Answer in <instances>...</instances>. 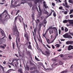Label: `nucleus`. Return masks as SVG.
<instances>
[{
    "label": "nucleus",
    "instance_id": "20e7f679",
    "mask_svg": "<svg viewBox=\"0 0 73 73\" xmlns=\"http://www.w3.org/2000/svg\"><path fill=\"white\" fill-rule=\"evenodd\" d=\"M38 8H39V9L40 12L38 11V9L37 8V11L38 12L39 15H42V11H41V9H40V6H38Z\"/></svg>",
    "mask_w": 73,
    "mask_h": 73
},
{
    "label": "nucleus",
    "instance_id": "a19ab883",
    "mask_svg": "<svg viewBox=\"0 0 73 73\" xmlns=\"http://www.w3.org/2000/svg\"><path fill=\"white\" fill-rule=\"evenodd\" d=\"M42 53L43 54H44V55H45V56H47V58H48V56L47 54H44V53L42 52Z\"/></svg>",
    "mask_w": 73,
    "mask_h": 73
},
{
    "label": "nucleus",
    "instance_id": "f704fd0d",
    "mask_svg": "<svg viewBox=\"0 0 73 73\" xmlns=\"http://www.w3.org/2000/svg\"><path fill=\"white\" fill-rule=\"evenodd\" d=\"M20 12V10H18L17 11L16 14H15V15H17V14L19 13Z\"/></svg>",
    "mask_w": 73,
    "mask_h": 73
},
{
    "label": "nucleus",
    "instance_id": "5fc2aeb1",
    "mask_svg": "<svg viewBox=\"0 0 73 73\" xmlns=\"http://www.w3.org/2000/svg\"><path fill=\"white\" fill-rule=\"evenodd\" d=\"M52 49H54V48H55V47H54V46L53 45H52Z\"/></svg>",
    "mask_w": 73,
    "mask_h": 73
},
{
    "label": "nucleus",
    "instance_id": "4c0bfd02",
    "mask_svg": "<svg viewBox=\"0 0 73 73\" xmlns=\"http://www.w3.org/2000/svg\"><path fill=\"white\" fill-rule=\"evenodd\" d=\"M0 48H3V49H5V47L3 45L0 46Z\"/></svg>",
    "mask_w": 73,
    "mask_h": 73
},
{
    "label": "nucleus",
    "instance_id": "423d86ee",
    "mask_svg": "<svg viewBox=\"0 0 73 73\" xmlns=\"http://www.w3.org/2000/svg\"><path fill=\"white\" fill-rule=\"evenodd\" d=\"M35 4H36L37 3H39L40 2V3H42V1H44L45 0H35Z\"/></svg>",
    "mask_w": 73,
    "mask_h": 73
},
{
    "label": "nucleus",
    "instance_id": "f257e3e1",
    "mask_svg": "<svg viewBox=\"0 0 73 73\" xmlns=\"http://www.w3.org/2000/svg\"><path fill=\"white\" fill-rule=\"evenodd\" d=\"M25 32L24 34V36L26 38V39L28 41H29V36L28 35V34L27 33V31H25Z\"/></svg>",
    "mask_w": 73,
    "mask_h": 73
},
{
    "label": "nucleus",
    "instance_id": "ea45409f",
    "mask_svg": "<svg viewBox=\"0 0 73 73\" xmlns=\"http://www.w3.org/2000/svg\"><path fill=\"white\" fill-rule=\"evenodd\" d=\"M16 31H17L16 33L18 35V36L19 35V31H18V30L17 29Z\"/></svg>",
    "mask_w": 73,
    "mask_h": 73
},
{
    "label": "nucleus",
    "instance_id": "39448f33",
    "mask_svg": "<svg viewBox=\"0 0 73 73\" xmlns=\"http://www.w3.org/2000/svg\"><path fill=\"white\" fill-rule=\"evenodd\" d=\"M67 49L68 50H71L72 49H73V46L71 45H69Z\"/></svg>",
    "mask_w": 73,
    "mask_h": 73
},
{
    "label": "nucleus",
    "instance_id": "473e14b6",
    "mask_svg": "<svg viewBox=\"0 0 73 73\" xmlns=\"http://www.w3.org/2000/svg\"><path fill=\"white\" fill-rule=\"evenodd\" d=\"M31 17L32 19H33V20H34L35 15L34 14H32L31 15Z\"/></svg>",
    "mask_w": 73,
    "mask_h": 73
},
{
    "label": "nucleus",
    "instance_id": "49530a36",
    "mask_svg": "<svg viewBox=\"0 0 73 73\" xmlns=\"http://www.w3.org/2000/svg\"><path fill=\"white\" fill-rule=\"evenodd\" d=\"M59 65H62V62H61V61H60L59 62Z\"/></svg>",
    "mask_w": 73,
    "mask_h": 73
},
{
    "label": "nucleus",
    "instance_id": "cd10ccee",
    "mask_svg": "<svg viewBox=\"0 0 73 73\" xmlns=\"http://www.w3.org/2000/svg\"><path fill=\"white\" fill-rule=\"evenodd\" d=\"M55 46H56V48H58V47H60V45L59 44H55Z\"/></svg>",
    "mask_w": 73,
    "mask_h": 73
},
{
    "label": "nucleus",
    "instance_id": "c85d7f7f",
    "mask_svg": "<svg viewBox=\"0 0 73 73\" xmlns=\"http://www.w3.org/2000/svg\"><path fill=\"white\" fill-rule=\"evenodd\" d=\"M28 5H29V7L31 8V7H32V3H28Z\"/></svg>",
    "mask_w": 73,
    "mask_h": 73
},
{
    "label": "nucleus",
    "instance_id": "a878e982",
    "mask_svg": "<svg viewBox=\"0 0 73 73\" xmlns=\"http://www.w3.org/2000/svg\"><path fill=\"white\" fill-rule=\"evenodd\" d=\"M35 59L36 60V61H40V60L38 59V58H37L36 56H35Z\"/></svg>",
    "mask_w": 73,
    "mask_h": 73
},
{
    "label": "nucleus",
    "instance_id": "bf43d9fd",
    "mask_svg": "<svg viewBox=\"0 0 73 73\" xmlns=\"http://www.w3.org/2000/svg\"><path fill=\"white\" fill-rule=\"evenodd\" d=\"M17 16L16 17H15V21H16V20H17Z\"/></svg>",
    "mask_w": 73,
    "mask_h": 73
},
{
    "label": "nucleus",
    "instance_id": "69168bd1",
    "mask_svg": "<svg viewBox=\"0 0 73 73\" xmlns=\"http://www.w3.org/2000/svg\"><path fill=\"white\" fill-rule=\"evenodd\" d=\"M45 14H47V13H48V12L47 11H46V12H44Z\"/></svg>",
    "mask_w": 73,
    "mask_h": 73
},
{
    "label": "nucleus",
    "instance_id": "4d7b16f0",
    "mask_svg": "<svg viewBox=\"0 0 73 73\" xmlns=\"http://www.w3.org/2000/svg\"><path fill=\"white\" fill-rule=\"evenodd\" d=\"M27 53L28 54H30L31 53V52H30V51H28L27 52Z\"/></svg>",
    "mask_w": 73,
    "mask_h": 73
},
{
    "label": "nucleus",
    "instance_id": "f8f14e48",
    "mask_svg": "<svg viewBox=\"0 0 73 73\" xmlns=\"http://www.w3.org/2000/svg\"><path fill=\"white\" fill-rule=\"evenodd\" d=\"M68 23L70 24H73V20H68Z\"/></svg>",
    "mask_w": 73,
    "mask_h": 73
},
{
    "label": "nucleus",
    "instance_id": "e433bc0d",
    "mask_svg": "<svg viewBox=\"0 0 73 73\" xmlns=\"http://www.w3.org/2000/svg\"><path fill=\"white\" fill-rule=\"evenodd\" d=\"M53 15L54 16V17H56V13H55V12H54Z\"/></svg>",
    "mask_w": 73,
    "mask_h": 73
},
{
    "label": "nucleus",
    "instance_id": "c9c22d12",
    "mask_svg": "<svg viewBox=\"0 0 73 73\" xmlns=\"http://www.w3.org/2000/svg\"><path fill=\"white\" fill-rule=\"evenodd\" d=\"M42 24H40L39 25V30H40L41 29V25Z\"/></svg>",
    "mask_w": 73,
    "mask_h": 73
},
{
    "label": "nucleus",
    "instance_id": "8fccbe9b",
    "mask_svg": "<svg viewBox=\"0 0 73 73\" xmlns=\"http://www.w3.org/2000/svg\"><path fill=\"white\" fill-rule=\"evenodd\" d=\"M26 68L27 69V70H28V71H29V66H27Z\"/></svg>",
    "mask_w": 73,
    "mask_h": 73
},
{
    "label": "nucleus",
    "instance_id": "bb28decb",
    "mask_svg": "<svg viewBox=\"0 0 73 73\" xmlns=\"http://www.w3.org/2000/svg\"><path fill=\"white\" fill-rule=\"evenodd\" d=\"M15 42L13 43V49L14 50L15 49Z\"/></svg>",
    "mask_w": 73,
    "mask_h": 73
},
{
    "label": "nucleus",
    "instance_id": "7c9ffc66",
    "mask_svg": "<svg viewBox=\"0 0 73 73\" xmlns=\"http://www.w3.org/2000/svg\"><path fill=\"white\" fill-rule=\"evenodd\" d=\"M49 28L50 29H56V27H49Z\"/></svg>",
    "mask_w": 73,
    "mask_h": 73
},
{
    "label": "nucleus",
    "instance_id": "37998d69",
    "mask_svg": "<svg viewBox=\"0 0 73 73\" xmlns=\"http://www.w3.org/2000/svg\"><path fill=\"white\" fill-rule=\"evenodd\" d=\"M18 37H19V36H18L17 37L16 39V43L17 44V45H19V44H18V42H17V39Z\"/></svg>",
    "mask_w": 73,
    "mask_h": 73
},
{
    "label": "nucleus",
    "instance_id": "de8ad7c7",
    "mask_svg": "<svg viewBox=\"0 0 73 73\" xmlns=\"http://www.w3.org/2000/svg\"><path fill=\"white\" fill-rule=\"evenodd\" d=\"M45 34H43L42 36L43 37H44L45 38H46V40H47V39L46 38V36H45Z\"/></svg>",
    "mask_w": 73,
    "mask_h": 73
},
{
    "label": "nucleus",
    "instance_id": "412c9836",
    "mask_svg": "<svg viewBox=\"0 0 73 73\" xmlns=\"http://www.w3.org/2000/svg\"><path fill=\"white\" fill-rule=\"evenodd\" d=\"M70 12L69 13V15H70V14H72V13H73V9L70 10Z\"/></svg>",
    "mask_w": 73,
    "mask_h": 73
},
{
    "label": "nucleus",
    "instance_id": "603ef678",
    "mask_svg": "<svg viewBox=\"0 0 73 73\" xmlns=\"http://www.w3.org/2000/svg\"><path fill=\"white\" fill-rule=\"evenodd\" d=\"M0 67H1V68H2V70H4V67H3V66H2L0 65Z\"/></svg>",
    "mask_w": 73,
    "mask_h": 73
},
{
    "label": "nucleus",
    "instance_id": "f03ea898",
    "mask_svg": "<svg viewBox=\"0 0 73 73\" xmlns=\"http://www.w3.org/2000/svg\"><path fill=\"white\" fill-rule=\"evenodd\" d=\"M63 36L64 38H72V37L70 35H68V33L64 34L63 35Z\"/></svg>",
    "mask_w": 73,
    "mask_h": 73
},
{
    "label": "nucleus",
    "instance_id": "0eeeda50",
    "mask_svg": "<svg viewBox=\"0 0 73 73\" xmlns=\"http://www.w3.org/2000/svg\"><path fill=\"white\" fill-rule=\"evenodd\" d=\"M73 42L72 41H68L66 42V44L67 45H69V44H73Z\"/></svg>",
    "mask_w": 73,
    "mask_h": 73
},
{
    "label": "nucleus",
    "instance_id": "4be33fe9",
    "mask_svg": "<svg viewBox=\"0 0 73 73\" xmlns=\"http://www.w3.org/2000/svg\"><path fill=\"white\" fill-rule=\"evenodd\" d=\"M63 23H67L68 22V20H65L63 21Z\"/></svg>",
    "mask_w": 73,
    "mask_h": 73
},
{
    "label": "nucleus",
    "instance_id": "13d9d810",
    "mask_svg": "<svg viewBox=\"0 0 73 73\" xmlns=\"http://www.w3.org/2000/svg\"><path fill=\"white\" fill-rule=\"evenodd\" d=\"M55 39H56V38H54V40L52 41L51 42H50V43H52V42H54V40H55Z\"/></svg>",
    "mask_w": 73,
    "mask_h": 73
},
{
    "label": "nucleus",
    "instance_id": "864d4df0",
    "mask_svg": "<svg viewBox=\"0 0 73 73\" xmlns=\"http://www.w3.org/2000/svg\"><path fill=\"white\" fill-rule=\"evenodd\" d=\"M70 18H72V17H73V15L72 14H71L70 15Z\"/></svg>",
    "mask_w": 73,
    "mask_h": 73
},
{
    "label": "nucleus",
    "instance_id": "c03bdc74",
    "mask_svg": "<svg viewBox=\"0 0 73 73\" xmlns=\"http://www.w3.org/2000/svg\"><path fill=\"white\" fill-rule=\"evenodd\" d=\"M62 8H63V7L62 6H60L59 7V9H60V10H62Z\"/></svg>",
    "mask_w": 73,
    "mask_h": 73
},
{
    "label": "nucleus",
    "instance_id": "4468645a",
    "mask_svg": "<svg viewBox=\"0 0 73 73\" xmlns=\"http://www.w3.org/2000/svg\"><path fill=\"white\" fill-rule=\"evenodd\" d=\"M34 40L35 41V42L36 43V46L37 47H38V43L37 42V41H36V39L35 38V37H34Z\"/></svg>",
    "mask_w": 73,
    "mask_h": 73
},
{
    "label": "nucleus",
    "instance_id": "774afa93",
    "mask_svg": "<svg viewBox=\"0 0 73 73\" xmlns=\"http://www.w3.org/2000/svg\"><path fill=\"white\" fill-rule=\"evenodd\" d=\"M15 59H14L13 60H12V62H11L12 63H13V62H14L15 61Z\"/></svg>",
    "mask_w": 73,
    "mask_h": 73
},
{
    "label": "nucleus",
    "instance_id": "680f3d73",
    "mask_svg": "<svg viewBox=\"0 0 73 73\" xmlns=\"http://www.w3.org/2000/svg\"><path fill=\"white\" fill-rule=\"evenodd\" d=\"M69 34H70V35H71V36H73V34L72 33H71L70 32H69Z\"/></svg>",
    "mask_w": 73,
    "mask_h": 73
},
{
    "label": "nucleus",
    "instance_id": "9b49d317",
    "mask_svg": "<svg viewBox=\"0 0 73 73\" xmlns=\"http://www.w3.org/2000/svg\"><path fill=\"white\" fill-rule=\"evenodd\" d=\"M17 17L18 18V19L19 20H20V19H21V17L22 19V21L23 22L24 21V19L23 18V17H22L21 16H20V15H18L17 16Z\"/></svg>",
    "mask_w": 73,
    "mask_h": 73
},
{
    "label": "nucleus",
    "instance_id": "aec40b11",
    "mask_svg": "<svg viewBox=\"0 0 73 73\" xmlns=\"http://www.w3.org/2000/svg\"><path fill=\"white\" fill-rule=\"evenodd\" d=\"M38 34H39V38L41 42L42 43V40H41V36H40V33H38Z\"/></svg>",
    "mask_w": 73,
    "mask_h": 73
},
{
    "label": "nucleus",
    "instance_id": "58836bf2",
    "mask_svg": "<svg viewBox=\"0 0 73 73\" xmlns=\"http://www.w3.org/2000/svg\"><path fill=\"white\" fill-rule=\"evenodd\" d=\"M43 23L45 24V25H46V24L47 23V21H45V20H44V21H43Z\"/></svg>",
    "mask_w": 73,
    "mask_h": 73
},
{
    "label": "nucleus",
    "instance_id": "1a4fd4ad",
    "mask_svg": "<svg viewBox=\"0 0 73 73\" xmlns=\"http://www.w3.org/2000/svg\"><path fill=\"white\" fill-rule=\"evenodd\" d=\"M45 53L47 54V56H48V57H49V56H50V52H49V50H48V51L46 50L45 51Z\"/></svg>",
    "mask_w": 73,
    "mask_h": 73
},
{
    "label": "nucleus",
    "instance_id": "2eb2a0df",
    "mask_svg": "<svg viewBox=\"0 0 73 73\" xmlns=\"http://www.w3.org/2000/svg\"><path fill=\"white\" fill-rule=\"evenodd\" d=\"M17 26L16 25H15V28L13 29L14 32H16V31H17Z\"/></svg>",
    "mask_w": 73,
    "mask_h": 73
},
{
    "label": "nucleus",
    "instance_id": "72a5a7b5",
    "mask_svg": "<svg viewBox=\"0 0 73 73\" xmlns=\"http://www.w3.org/2000/svg\"><path fill=\"white\" fill-rule=\"evenodd\" d=\"M52 61H53V62H56L57 61V60L55 59H51Z\"/></svg>",
    "mask_w": 73,
    "mask_h": 73
},
{
    "label": "nucleus",
    "instance_id": "052dcab7",
    "mask_svg": "<svg viewBox=\"0 0 73 73\" xmlns=\"http://www.w3.org/2000/svg\"><path fill=\"white\" fill-rule=\"evenodd\" d=\"M61 30L62 31H64V27H61Z\"/></svg>",
    "mask_w": 73,
    "mask_h": 73
},
{
    "label": "nucleus",
    "instance_id": "6e6d98bb",
    "mask_svg": "<svg viewBox=\"0 0 73 73\" xmlns=\"http://www.w3.org/2000/svg\"><path fill=\"white\" fill-rule=\"evenodd\" d=\"M7 19H10V15H8L7 17Z\"/></svg>",
    "mask_w": 73,
    "mask_h": 73
},
{
    "label": "nucleus",
    "instance_id": "338daca9",
    "mask_svg": "<svg viewBox=\"0 0 73 73\" xmlns=\"http://www.w3.org/2000/svg\"><path fill=\"white\" fill-rule=\"evenodd\" d=\"M73 68V64H72V65L71 66L70 68H71V69H72V68Z\"/></svg>",
    "mask_w": 73,
    "mask_h": 73
},
{
    "label": "nucleus",
    "instance_id": "79ce46f5",
    "mask_svg": "<svg viewBox=\"0 0 73 73\" xmlns=\"http://www.w3.org/2000/svg\"><path fill=\"white\" fill-rule=\"evenodd\" d=\"M34 31L35 34H36V31H37V29H35Z\"/></svg>",
    "mask_w": 73,
    "mask_h": 73
},
{
    "label": "nucleus",
    "instance_id": "09e8293b",
    "mask_svg": "<svg viewBox=\"0 0 73 73\" xmlns=\"http://www.w3.org/2000/svg\"><path fill=\"white\" fill-rule=\"evenodd\" d=\"M67 13H68V12H67V11H65L64 12V15H67Z\"/></svg>",
    "mask_w": 73,
    "mask_h": 73
},
{
    "label": "nucleus",
    "instance_id": "9d476101",
    "mask_svg": "<svg viewBox=\"0 0 73 73\" xmlns=\"http://www.w3.org/2000/svg\"><path fill=\"white\" fill-rule=\"evenodd\" d=\"M43 5L44 7L45 8H48V6H46V5L45 4L46 3V2L45 1H44L43 2Z\"/></svg>",
    "mask_w": 73,
    "mask_h": 73
},
{
    "label": "nucleus",
    "instance_id": "a18cd8bd",
    "mask_svg": "<svg viewBox=\"0 0 73 73\" xmlns=\"http://www.w3.org/2000/svg\"><path fill=\"white\" fill-rule=\"evenodd\" d=\"M52 6H53V7L55 6V4L53 2L52 3Z\"/></svg>",
    "mask_w": 73,
    "mask_h": 73
},
{
    "label": "nucleus",
    "instance_id": "0e129e2a",
    "mask_svg": "<svg viewBox=\"0 0 73 73\" xmlns=\"http://www.w3.org/2000/svg\"><path fill=\"white\" fill-rule=\"evenodd\" d=\"M46 45L47 46V47H48L49 48H50V46H49V45L48 44H46Z\"/></svg>",
    "mask_w": 73,
    "mask_h": 73
},
{
    "label": "nucleus",
    "instance_id": "a211bd4d",
    "mask_svg": "<svg viewBox=\"0 0 73 73\" xmlns=\"http://www.w3.org/2000/svg\"><path fill=\"white\" fill-rule=\"evenodd\" d=\"M28 49H31V50H32V46H31V45H29L28 46Z\"/></svg>",
    "mask_w": 73,
    "mask_h": 73
},
{
    "label": "nucleus",
    "instance_id": "7ed1b4c3",
    "mask_svg": "<svg viewBox=\"0 0 73 73\" xmlns=\"http://www.w3.org/2000/svg\"><path fill=\"white\" fill-rule=\"evenodd\" d=\"M3 32L2 31H1V33L2 35V36H4L2 38V39H4V38H7V36H5V33H4V32L3 30Z\"/></svg>",
    "mask_w": 73,
    "mask_h": 73
},
{
    "label": "nucleus",
    "instance_id": "6ab92c4d",
    "mask_svg": "<svg viewBox=\"0 0 73 73\" xmlns=\"http://www.w3.org/2000/svg\"><path fill=\"white\" fill-rule=\"evenodd\" d=\"M54 64H55V63H53V64H52V66H57V65H58V63H57L56 64L54 65Z\"/></svg>",
    "mask_w": 73,
    "mask_h": 73
},
{
    "label": "nucleus",
    "instance_id": "3c124183",
    "mask_svg": "<svg viewBox=\"0 0 73 73\" xmlns=\"http://www.w3.org/2000/svg\"><path fill=\"white\" fill-rule=\"evenodd\" d=\"M35 69V67H31L30 68V70H33V69Z\"/></svg>",
    "mask_w": 73,
    "mask_h": 73
},
{
    "label": "nucleus",
    "instance_id": "ddd939ff",
    "mask_svg": "<svg viewBox=\"0 0 73 73\" xmlns=\"http://www.w3.org/2000/svg\"><path fill=\"white\" fill-rule=\"evenodd\" d=\"M23 23L24 27V29L25 30V31H26V29H25V25L26 28H27V25L26 24L25 25L24 23Z\"/></svg>",
    "mask_w": 73,
    "mask_h": 73
},
{
    "label": "nucleus",
    "instance_id": "b1692460",
    "mask_svg": "<svg viewBox=\"0 0 73 73\" xmlns=\"http://www.w3.org/2000/svg\"><path fill=\"white\" fill-rule=\"evenodd\" d=\"M68 2L70 3H71L72 4H73V0H69Z\"/></svg>",
    "mask_w": 73,
    "mask_h": 73
},
{
    "label": "nucleus",
    "instance_id": "393cba45",
    "mask_svg": "<svg viewBox=\"0 0 73 73\" xmlns=\"http://www.w3.org/2000/svg\"><path fill=\"white\" fill-rule=\"evenodd\" d=\"M49 33L50 34H51V33H52L53 34V30H51H51H50L49 31Z\"/></svg>",
    "mask_w": 73,
    "mask_h": 73
},
{
    "label": "nucleus",
    "instance_id": "6e6552de",
    "mask_svg": "<svg viewBox=\"0 0 73 73\" xmlns=\"http://www.w3.org/2000/svg\"><path fill=\"white\" fill-rule=\"evenodd\" d=\"M64 2L66 5L65 6V8H69V6L68 5V3H67V2H66V0H65Z\"/></svg>",
    "mask_w": 73,
    "mask_h": 73
},
{
    "label": "nucleus",
    "instance_id": "e2e57ef3",
    "mask_svg": "<svg viewBox=\"0 0 73 73\" xmlns=\"http://www.w3.org/2000/svg\"><path fill=\"white\" fill-rule=\"evenodd\" d=\"M59 35H61V31L60 29L59 30Z\"/></svg>",
    "mask_w": 73,
    "mask_h": 73
},
{
    "label": "nucleus",
    "instance_id": "2f4dec72",
    "mask_svg": "<svg viewBox=\"0 0 73 73\" xmlns=\"http://www.w3.org/2000/svg\"><path fill=\"white\" fill-rule=\"evenodd\" d=\"M64 31H65V32H68V29L66 27H65Z\"/></svg>",
    "mask_w": 73,
    "mask_h": 73
},
{
    "label": "nucleus",
    "instance_id": "dca6fc26",
    "mask_svg": "<svg viewBox=\"0 0 73 73\" xmlns=\"http://www.w3.org/2000/svg\"><path fill=\"white\" fill-rule=\"evenodd\" d=\"M22 70V69H19L18 70V72H20V73H23V72Z\"/></svg>",
    "mask_w": 73,
    "mask_h": 73
},
{
    "label": "nucleus",
    "instance_id": "5701e85b",
    "mask_svg": "<svg viewBox=\"0 0 73 73\" xmlns=\"http://www.w3.org/2000/svg\"><path fill=\"white\" fill-rule=\"evenodd\" d=\"M21 0V1H23L24 2H21V4H24L25 3H26V1L25 0Z\"/></svg>",
    "mask_w": 73,
    "mask_h": 73
},
{
    "label": "nucleus",
    "instance_id": "f3484780",
    "mask_svg": "<svg viewBox=\"0 0 73 73\" xmlns=\"http://www.w3.org/2000/svg\"><path fill=\"white\" fill-rule=\"evenodd\" d=\"M68 72V71L67 70H64L62 71L61 73H66Z\"/></svg>",
    "mask_w": 73,
    "mask_h": 73
},
{
    "label": "nucleus",
    "instance_id": "c756f323",
    "mask_svg": "<svg viewBox=\"0 0 73 73\" xmlns=\"http://www.w3.org/2000/svg\"><path fill=\"white\" fill-rule=\"evenodd\" d=\"M9 39V40H11L12 39V37H11V36L10 34H9V35L8 37Z\"/></svg>",
    "mask_w": 73,
    "mask_h": 73
}]
</instances>
